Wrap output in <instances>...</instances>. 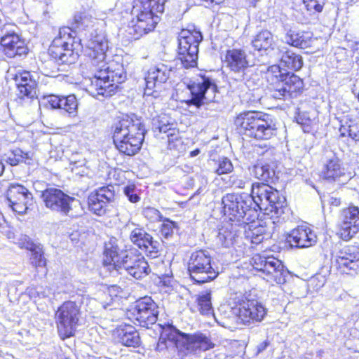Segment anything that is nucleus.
Wrapping results in <instances>:
<instances>
[{"label": "nucleus", "instance_id": "obj_1", "mask_svg": "<svg viewBox=\"0 0 359 359\" xmlns=\"http://www.w3.org/2000/svg\"><path fill=\"white\" fill-rule=\"evenodd\" d=\"M146 132L141 120L129 115L118 117L108 129L109 136L116 150L121 155L128 157L140 153Z\"/></svg>", "mask_w": 359, "mask_h": 359}, {"label": "nucleus", "instance_id": "obj_2", "mask_svg": "<svg viewBox=\"0 0 359 359\" xmlns=\"http://www.w3.org/2000/svg\"><path fill=\"white\" fill-rule=\"evenodd\" d=\"M237 132L249 140L269 141L278 134V123L275 116L262 111H244L234 118Z\"/></svg>", "mask_w": 359, "mask_h": 359}, {"label": "nucleus", "instance_id": "obj_3", "mask_svg": "<svg viewBox=\"0 0 359 359\" xmlns=\"http://www.w3.org/2000/svg\"><path fill=\"white\" fill-rule=\"evenodd\" d=\"M265 79L271 95L276 100H285L299 96L304 91V80L294 72L274 64L267 67Z\"/></svg>", "mask_w": 359, "mask_h": 359}, {"label": "nucleus", "instance_id": "obj_4", "mask_svg": "<svg viewBox=\"0 0 359 359\" xmlns=\"http://www.w3.org/2000/svg\"><path fill=\"white\" fill-rule=\"evenodd\" d=\"M83 49L82 40L77 36L76 30L69 26H62L52 39L47 54L55 62L71 65L79 59Z\"/></svg>", "mask_w": 359, "mask_h": 359}, {"label": "nucleus", "instance_id": "obj_5", "mask_svg": "<svg viewBox=\"0 0 359 359\" xmlns=\"http://www.w3.org/2000/svg\"><path fill=\"white\" fill-rule=\"evenodd\" d=\"M249 196L245 193H228L222 198V208L224 217V224L222 227L226 236L234 238L239 229L248 217L252 208Z\"/></svg>", "mask_w": 359, "mask_h": 359}, {"label": "nucleus", "instance_id": "obj_6", "mask_svg": "<svg viewBox=\"0 0 359 359\" xmlns=\"http://www.w3.org/2000/svg\"><path fill=\"white\" fill-rule=\"evenodd\" d=\"M231 312L238 325L249 326L262 322L267 314V309L258 299L248 292L233 298Z\"/></svg>", "mask_w": 359, "mask_h": 359}, {"label": "nucleus", "instance_id": "obj_7", "mask_svg": "<svg viewBox=\"0 0 359 359\" xmlns=\"http://www.w3.org/2000/svg\"><path fill=\"white\" fill-rule=\"evenodd\" d=\"M97 72L91 76L86 90L95 97H110L117 93L121 88V84L126 79L123 69L120 72L109 71L108 67L93 69Z\"/></svg>", "mask_w": 359, "mask_h": 359}, {"label": "nucleus", "instance_id": "obj_8", "mask_svg": "<svg viewBox=\"0 0 359 359\" xmlns=\"http://www.w3.org/2000/svg\"><path fill=\"white\" fill-rule=\"evenodd\" d=\"M82 311L75 301L62 302L54 313L57 333L62 341L75 336L80 325Z\"/></svg>", "mask_w": 359, "mask_h": 359}, {"label": "nucleus", "instance_id": "obj_9", "mask_svg": "<svg viewBox=\"0 0 359 359\" xmlns=\"http://www.w3.org/2000/svg\"><path fill=\"white\" fill-rule=\"evenodd\" d=\"M187 271L191 279L198 284L209 283L219 273L212 257L203 249L196 250L191 254L187 262Z\"/></svg>", "mask_w": 359, "mask_h": 359}, {"label": "nucleus", "instance_id": "obj_10", "mask_svg": "<svg viewBox=\"0 0 359 359\" xmlns=\"http://www.w3.org/2000/svg\"><path fill=\"white\" fill-rule=\"evenodd\" d=\"M250 265L271 285H283L286 282L288 271L282 262L273 257L255 254L250 259Z\"/></svg>", "mask_w": 359, "mask_h": 359}, {"label": "nucleus", "instance_id": "obj_11", "mask_svg": "<svg viewBox=\"0 0 359 359\" xmlns=\"http://www.w3.org/2000/svg\"><path fill=\"white\" fill-rule=\"evenodd\" d=\"M203 36L195 28L182 29L178 36L177 57L185 69L197 66L198 45Z\"/></svg>", "mask_w": 359, "mask_h": 359}, {"label": "nucleus", "instance_id": "obj_12", "mask_svg": "<svg viewBox=\"0 0 359 359\" xmlns=\"http://www.w3.org/2000/svg\"><path fill=\"white\" fill-rule=\"evenodd\" d=\"M250 196L258 206L264 201L268 202L270 211L276 217L281 216L287 207L286 198L280 191L263 182H253Z\"/></svg>", "mask_w": 359, "mask_h": 359}, {"label": "nucleus", "instance_id": "obj_13", "mask_svg": "<svg viewBox=\"0 0 359 359\" xmlns=\"http://www.w3.org/2000/svg\"><path fill=\"white\" fill-rule=\"evenodd\" d=\"M126 315L137 326L149 329L158 320V307L151 297L145 296L137 299Z\"/></svg>", "mask_w": 359, "mask_h": 359}, {"label": "nucleus", "instance_id": "obj_14", "mask_svg": "<svg viewBox=\"0 0 359 359\" xmlns=\"http://www.w3.org/2000/svg\"><path fill=\"white\" fill-rule=\"evenodd\" d=\"M18 248L30 252L29 262L32 267L35 276L40 273L45 277L48 273V260L46 257L43 246L41 243L34 242L27 236H21L16 243Z\"/></svg>", "mask_w": 359, "mask_h": 359}, {"label": "nucleus", "instance_id": "obj_15", "mask_svg": "<svg viewBox=\"0 0 359 359\" xmlns=\"http://www.w3.org/2000/svg\"><path fill=\"white\" fill-rule=\"evenodd\" d=\"M109 50L107 39L100 34L92 36L88 41L85 56L92 69H105L107 67V53Z\"/></svg>", "mask_w": 359, "mask_h": 359}, {"label": "nucleus", "instance_id": "obj_16", "mask_svg": "<svg viewBox=\"0 0 359 359\" xmlns=\"http://www.w3.org/2000/svg\"><path fill=\"white\" fill-rule=\"evenodd\" d=\"M130 28L135 34V39H139L156 29L158 22V14L133 4Z\"/></svg>", "mask_w": 359, "mask_h": 359}, {"label": "nucleus", "instance_id": "obj_17", "mask_svg": "<svg viewBox=\"0 0 359 359\" xmlns=\"http://www.w3.org/2000/svg\"><path fill=\"white\" fill-rule=\"evenodd\" d=\"M187 88L189 90L190 98L185 100L184 102L188 106H194L200 108L206 103L205 95L208 90L213 93L217 92V86L212 79L205 74H199L195 80H191L187 85Z\"/></svg>", "mask_w": 359, "mask_h": 359}, {"label": "nucleus", "instance_id": "obj_18", "mask_svg": "<svg viewBox=\"0 0 359 359\" xmlns=\"http://www.w3.org/2000/svg\"><path fill=\"white\" fill-rule=\"evenodd\" d=\"M113 186L109 184L91 191L87 198L88 210L95 215L103 217L109 212V205L115 200Z\"/></svg>", "mask_w": 359, "mask_h": 359}, {"label": "nucleus", "instance_id": "obj_19", "mask_svg": "<svg viewBox=\"0 0 359 359\" xmlns=\"http://www.w3.org/2000/svg\"><path fill=\"white\" fill-rule=\"evenodd\" d=\"M333 265L340 274H357L359 272V247L350 245L340 250L334 257Z\"/></svg>", "mask_w": 359, "mask_h": 359}, {"label": "nucleus", "instance_id": "obj_20", "mask_svg": "<svg viewBox=\"0 0 359 359\" xmlns=\"http://www.w3.org/2000/svg\"><path fill=\"white\" fill-rule=\"evenodd\" d=\"M16 88L15 100L22 104L37 97L38 83L29 71H20L13 77Z\"/></svg>", "mask_w": 359, "mask_h": 359}, {"label": "nucleus", "instance_id": "obj_21", "mask_svg": "<svg viewBox=\"0 0 359 359\" xmlns=\"http://www.w3.org/2000/svg\"><path fill=\"white\" fill-rule=\"evenodd\" d=\"M128 275L136 280H141L151 273L150 266L144 256L137 249L126 250L125 262L122 267Z\"/></svg>", "mask_w": 359, "mask_h": 359}, {"label": "nucleus", "instance_id": "obj_22", "mask_svg": "<svg viewBox=\"0 0 359 359\" xmlns=\"http://www.w3.org/2000/svg\"><path fill=\"white\" fill-rule=\"evenodd\" d=\"M341 217L337 235L344 241H349L359 232V207L350 203L341 210Z\"/></svg>", "mask_w": 359, "mask_h": 359}, {"label": "nucleus", "instance_id": "obj_23", "mask_svg": "<svg viewBox=\"0 0 359 359\" xmlns=\"http://www.w3.org/2000/svg\"><path fill=\"white\" fill-rule=\"evenodd\" d=\"M130 241L141 252L149 258H156L160 255V248L158 241L147 233L142 227H137L132 230L129 236Z\"/></svg>", "mask_w": 359, "mask_h": 359}, {"label": "nucleus", "instance_id": "obj_24", "mask_svg": "<svg viewBox=\"0 0 359 359\" xmlns=\"http://www.w3.org/2000/svg\"><path fill=\"white\" fill-rule=\"evenodd\" d=\"M41 198L48 208L65 214L70 211L71 203L74 201V198L56 188L44 189L42 191Z\"/></svg>", "mask_w": 359, "mask_h": 359}, {"label": "nucleus", "instance_id": "obj_25", "mask_svg": "<svg viewBox=\"0 0 359 359\" xmlns=\"http://www.w3.org/2000/svg\"><path fill=\"white\" fill-rule=\"evenodd\" d=\"M0 51L8 58H14L26 55L29 49L21 36L15 32H10L0 37Z\"/></svg>", "mask_w": 359, "mask_h": 359}, {"label": "nucleus", "instance_id": "obj_26", "mask_svg": "<svg viewBox=\"0 0 359 359\" xmlns=\"http://www.w3.org/2000/svg\"><path fill=\"white\" fill-rule=\"evenodd\" d=\"M184 336V348L178 350V359H184L189 353L206 351L215 346L211 339L201 332L187 334Z\"/></svg>", "mask_w": 359, "mask_h": 359}, {"label": "nucleus", "instance_id": "obj_27", "mask_svg": "<svg viewBox=\"0 0 359 359\" xmlns=\"http://www.w3.org/2000/svg\"><path fill=\"white\" fill-rule=\"evenodd\" d=\"M6 198L12 210L18 214H22L28 209L29 202L32 200V194L23 185L12 184L7 190Z\"/></svg>", "mask_w": 359, "mask_h": 359}, {"label": "nucleus", "instance_id": "obj_28", "mask_svg": "<svg viewBox=\"0 0 359 359\" xmlns=\"http://www.w3.org/2000/svg\"><path fill=\"white\" fill-rule=\"evenodd\" d=\"M248 217L241 226L244 229L245 238L251 244L257 245L260 244L266 233V226L259 219V212L257 210H250Z\"/></svg>", "mask_w": 359, "mask_h": 359}, {"label": "nucleus", "instance_id": "obj_29", "mask_svg": "<svg viewBox=\"0 0 359 359\" xmlns=\"http://www.w3.org/2000/svg\"><path fill=\"white\" fill-rule=\"evenodd\" d=\"M170 69L162 62L151 65L144 74L145 90L149 94L157 91L168 80Z\"/></svg>", "mask_w": 359, "mask_h": 359}, {"label": "nucleus", "instance_id": "obj_30", "mask_svg": "<svg viewBox=\"0 0 359 359\" xmlns=\"http://www.w3.org/2000/svg\"><path fill=\"white\" fill-rule=\"evenodd\" d=\"M161 330L157 348L162 350L164 348H168V345L170 344L178 358V350L184 348V335H187V333L180 332L170 324L161 325Z\"/></svg>", "mask_w": 359, "mask_h": 359}, {"label": "nucleus", "instance_id": "obj_31", "mask_svg": "<svg viewBox=\"0 0 359 359\" xmlns=\"http://www.w3.org/2000/svg\"><path fill=\"white\" fill-rule=\"evenodd\" d=\"M222 61L225 67L236 74L244 72L250 67L248 55L243 48L227 49Z\"/></svg>", "mask_w": 359, "mask_h": 359}, {"label": "nucleus", "instance_id": "obj_32", "mask_svg": "<svg viewBox=\"0 0 359 359\" xmlns=\"http://www.w3.org/2000/svg\"><path fill=\"white\" fill-rule=\"evenodd\" d=\"M102 265L109 271H118L122 269L126 257V250H120L117 243L109 241L105 243L102 252Z\"/></svg>", "mask_w": 359, "mask_h": 359}, {"label": "nucleus", "instance_id": "obj_33", "mask_svg": "<svg viewBox=\"0 0 359 359\" xmlns=\"http://www.w3.org/2000/svg\"><path fill=\"white\" fill-rule=\"evenodd\" d=\"M286 241L291 247L309 248L316 242V236L306 226H297L286 237Z\"/></svg>", "mask_w": 359, "mask_h": 359}, {"label": "nucleus", "instance_id": "obj_34", "mask_svg": "<svg viewBox=\"0 0 359 359\" xmlns=\"http://www.w3.org/2000/svg\"><path fill=\"white\" fill-rule=\"evenodd\" d=\"M157 129L159 133L166 135V145L168 150L180 151L184 149V138L177 128L176 122H161Z\"/></svg>", "mask_w": 359, "mask_h": 359}, {"label": "nucleus", "instance_id": "obj_35", "mask_svg": "<svg viewBox=\"0 0 359 359\" xmlns=\"http://www.w3.org/2000/svg\"><path fill=\"white\" fill-rule=\"evenodd\" d=\"M114 335L122 346L139 348L142 344L141 337L137 330L130 324H121L116 327Z\"/></svg>", "mask_w": 359, "mask_h": 359}, {"label": "nucleus", "instance_id": "obj_36", "mask_svg": "<svg viewBox=\"0 0 359 359\" xmlns=\"http://www.w3.org/2000/svg\"><path fill=\"white\" fill-rule=\"evenodd\" d=\"M277 162L275 160H271L268 162H264L259 160L252 166V173L254 177L259 180V182L266 184H275L278 176L276 173Z\"/></svg>", "mask_w": 359, "mask_h": 359}, {"label": "nucleus", "instance_id": "obj_37", "mask_svg": "<svg viewBox=\"0 0 359 359\" xmlns=\"http://www.w3.org/2000/svg\"><path fill=\"white\" fill-rule=\"evenodd\" d=\"M251 46L254 50L261 55H267L275 50L276 41L271 31L262 29L255 34L251 41Z\"/></svg>", "mask_w": 359, "mask_h": 359}, {"label": "nucleus", "instance_id": "obj_38", "mask_svg": "<svg viewBox=\"0 0 359 359\" xmlns=\"http://www.w3.org/2000/svg\"><path fill=\"white\" fill-rule=\"evenodd\" d=\"M339 138L343 142L347 141V145L351 147V142L359 141V122L349 115L339 119Z\"/></svg>", "mask_w": 359, "mask_h": 359}, {"label": "nucleus", "instance_id": "obj_39", "mask_svg": "<svg viewBox=\"0 0 359 359\" xmlns=\"http://www.w3.org/2000/svg\"><path fill=\"white\" fill-rule=\"evenodd\" d=\"M285 39L287 45L299 49L311 48L315 41L311 32L294 28L287 31Z\"/></svg>", "mask_w": 359, "mask_h": 359}, {"label": "nucleus", "instance_id": "obj_40", "mask_svg": "<svg viewBox=\"0 0 359 359\" xmlns=\"http://www.w3.org/2000/svg\"><path fill=\"white\" fill-rule=\"evenodd\" d=\"M344 175V168L337 158H331L325 165L320 177L327 182H335Z\"/></svg>", "mask_w": 359, "mask_h": 359}, {"label": "nucleus", "instance_id": "obj_41", "mask_svg": "<svg viewBox=\"0 0 359 359\" xmlns=\"http://www.w3.org/2000/svg\"><path fill=\"white\" fill-rule=\"evenodd\" d=\"M281 62L285 67L292 72L300 70L304 65L302 56L291 50H287L284 53L281 58Z\"/></svg>", "mask_w": 359, "mask_h": 359}, {"label": "nucleus", "instance_id": "obj_42", "mask_svg": "<svg viewBox=\"0 0 359 359\" xmlns=\"http://www.w3.org/2000/svg\"><path fill=\"white\" fill-rule=\"evenodd\" d=\"M166 1L167 0H133V4L155 13L161 14L164 11Z\"/></svg>", "mask_w": 359, "mask_h": 359}, {"label": "nucleus", "instance_id": "obj_43", "mask_svg": "<svg viewBox=\"0 0 359 359\" xmlns=\"http://www.w3.org/2000/svg\"><path fill=\"white\" fill-rule=\"evenodd\" d=\"M196 302L201 314L208 315L212 312L211 292L210 291L198 294L196 297Z\"/></svg>", "mask_w": 359, "mask_h": 359}, {"label": "nucleus", "instance_id": "obj_44", "mask_svg": "<svg viewBox=\"0 0 359 359\" xmlns=\"http://www.w3.org/2000/svg\"><path fill=\"white\" fill-rule=\"evenodd\" d=\"M306 11L311 15H317L323 12L326 0H302Z\"/></svg>", "mask_w": 359, "mask_h": 359}, {"label": "nucleus", "instance_id": "obj_45", "mask_svg": "<svg viewBox=\"0 0 359 359\" xmlns=\"http://www.w3.org/2000/svg\"><path fill=\"white\" fill-rule=\"evenodd\" d=\"M29 158V154L23 151L20 148H16L11 151L6 158V162L11 166H15L20 163L25 162Z\"/></svg>", "mask_w": 359, "mask_h": 359}, {"label": "nucleus", "instance_id": "obj_46", "mask_svg": "<svg viewBox=\"0 0 359 359\" xmlns=\"http://www.w3.org/2000/svg\"><path fill=\"white\" fill-rule=\"evenodd\" d=\"M91 15L87 13L86 11H81L76 13L74 15L71 25L72 28L79 29L81 27H86L88 24L91 22Z\"/></svg>", "mask_w": 359, "mask_h": 359}, {"label": "nucleus", "instance_id": "obj_47", "mask_svg": "<svg viewBox=\"0 0 359 359\" xmlns=\"http://www.w3.org/2000/svg\"><path fill=\"white\" fill-rule=\"evenodd\" d=\"M78 108V101L74 95L62 96L61 109L69 114H73Z\"/></svg>", "mask_w": 359, "mask_h": 359}, {"label": "nucleus", "instance_id": "obj_48", "mask_svg": "<svg viewBox=\"0 0 359 359\" xmlns=\"http://www.w3.org/2000/svg\"><path fill=\"white\" fill-rule=\"evenodd\" d=\"M233 170V165L227 157H222L217 162V168L215 172L218 175L231 173Z\"/></svg>", "mask_w": 359, "mask_h": 359}, {"label": "nucleus", "instance_id": "obj_49", "mask_svg": "<svg viewBox=\"0 0 359 359\" xmlns=\"http://www.w3.org/2000/svg\"><path fill=\"white\" fill-rule=\"evenodd\" d=\"M123 193L127 196L128 200L132 203L140 201V196L136 193V186L134 183H130L123 188Z\"/></svg>", "mask_w": 359, "mask_h": 359}, {"label": "nucleus", "instance_id": "obj_50", "mask_svg": "<svg viewBox=\"0 0 359 359\" xmlns=\"http://www.w3.org/2000/svg\"><path fill=\"white\" fill-rule=\"evenodd\" d=\"M142 215L151 223L159 222L162 218L161 213L158 210L149 206L142 210Z\"/></svg>", "mask_w": 359, "mask_h": 359}, {"label": "nucleus", "instance_id": "obj_51", "mask_svg": "<svg viewBox=\"0 0 359 359\" xmlns=\"http://www.w3.org/2000/svg\"><path fill=\"white\" fill-rule=\"evenodd\" d=\"M175 227L176 226L174 222L166 219L163 220L161 226L160 233L165 238L171 237L174 233Z\"/></svg>", "mask_w": 359, "mask_h": 359}, {"label": "nucleus", "instance_id": "obj_52", "mask_svg": "<svg viewBox=\"0 0 359 359\" xmlns=\"http://www.w3.org/2000/svg\"><path fill=\"white\" fill-rule=\"evenodd\" d=\"M62 96L50 95L46 98V107L50 109H61Z\"/></svg>", "mask_w": 359, "mask_h": 359}, {"label": "nucleus", "instance_id": "obj_53", "mask_svg": "<svg viewBox=\"0 0 359 359\" xmlns=\"http://www.w3.org/2000/svg\"><path fill=\"white\" fill-rule=\"evenodd\" d=\"M231 178V184L234 188L243 189L245 187L246 182L242 177L233 175Z\"/></svg>", "mask_w": 359, "mask_h": 359}, {"label": "nucleus", "instance_id": "obj_54", "mask_svg": "<svg viewBox=\"0 0 359 359\" xmlns=\"http://www.w3.org/2000/svg\"><path fill=\"white\" fill-rule=\"evenodd\" d=\"M3 13L1 10L0 9V32H3L6 27V23L4 21L3 18Z\"/></svg>", "mask_w": 359, "mask_h": 359}, {"label": "nucleus", "instance_id": "obj_55", "mask_svg": "<svg viewBox=\"0 0 359 359\" xmlns=\"http://www.w3.org/2000/svg\"><path fill=\"white\" fill-rule=\"evenodd\" d=\"M199 153H200V149H196L190 152L189 156L191 157H194V156H197Z\"/></svg>", "mask_w": 359, "mask_h": 359}, {"label": "nucleus", "instance_id": "obj_56", "mask_svg": "<svg viewBox=\"0 0 359 359\" xmlns=\"http://www.w3.org/2000/svg\"><path fill=\"white\" fill-rule=\"evenodd\" d=\"M165 278H167L168 280H161L160 283H161L165 286H168L170 283V277L166 276Z\"/></svg>", "mask_w": 359, "mask_h": 359}, {"label": "nucleus", "instance_id": "obj_57", "mask_svg": "<svg viewBox=\"0 0 359 359\" xmlns=\"http://www.w3.org/2000/svg\"><path fill=\"white\" fill-rule=\"evenodd\" d=\"M202 1L207 2V3H215L217 4H219L223 1V0H201Z\"/></svg>", "mask_w": 359, "mask_h": 359}, {"label": "nucleus", "instance_id": "obj_58", "mask_svg": "<svg viewBox=\"0 0 359 359\" xmlns=\"http://www.w3.org/2000/svg\"><path fill=\"white\" fill-rule=\"evenodd\" d=\"M4 164L2 161V160L0 158V176H1L4 173Z\"/></svg>", "mask_w": 359, "mask_h": 359}, {"label": "nucleus", "instance_id": "obj_59", "mask_svg": "<svg viewBox=\"0 0 359 359\" xmlns=\"http://www.w3.org/2000/svg\"><path fill=\"white\" fill-rule=\"evenodd\" d=\"M349 3L351 6H358L359 5V0H350Z\"/></svg>", "mask_w": 359, "mask_h": 359}, {"label": "nucleus", "instance_id": "obj_60", "mask_svg": "<svg viewBox=\"0 0 359 359\" xmlns=\"http://www.w3.org/2000/svg\"><path fill=\"white\" fill-rule=\"evenodd\" d=\"M268 345H269V343H268V342H266V341H264V342L263 343L262 348H263V349H264V348H265Z\"/></svg>", "mask_w": 359, "mask_h": 359}, {"label": "nucleus", "instance_id": "obj_61", "mask_svg": "<svg viewBox=\"0 0 359 359\" xmlns=\"http://www.w3.org/2000/svg\"><path fill=\"white\" fill-rule=\"evenodd\" d=\"M158 278L161 280L162 278H164V276H158Z\"/></svg>", "mask_w": 359, "mask_h": 359}]
</instances>
